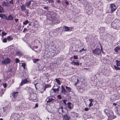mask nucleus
<instances>
[{"label": "nucleus", "instance_id": "1", "mask_svg": "<svg viewBox=\"0 0 120 120\" xmlns=\"http://www.w3.org/2000/svg\"><path fill=\"white\" fill-rule=\"evenodd\" d=\"M54 50L52 49H50L49 51H43V56L45 58L49 59L54 55Z\"/></svg>", "mask_w": 120, "mask_h": 120}, {"label": "nucleus", "instance_id": "2", "mask_svg": "<svg viewBox=\"0 0 120 120\" xmlns=\"http://www.w3.org/2000/svg\"><path fill=\"white\" fill-rule=\"evenodd\" d=\"M104 111L111 119L115 118L113 112L111 110L109 109H105L104 110Z\"/></svg>", "mask_w": 120, "mask_h": 120}, {"label": "nucleus", "instance_id": "3", "mask_svg": "<svg viewBox=\"0 0 120 120\" xmlns=\"http://www.w3.org/2000/svg\"><path fill=\"white\" fill-rule=\"evenodd\" d=\"M111 26L114 29H118L120 27V20H117L112 22Z\"/></svg>", "mask_w": 120, "mask_h": 120}, {"label": "nucleus", "instance_id": "4", "mask_svg": "<svg viewBox=\"0 0 120 120\" xmlns=\"http://www.w3.org/2000/svg\"><path fill=\"white\" fill-rule=\"evenodd\" d=\"M29 99L31 101L36 102L38 100L37 95L33 92L30 93L29 95Z\"/></svg>", "mask_w": 120, "mask_h": 120}, {"label": "nucleus", "instance_id": "5", "mask_svg": "<svg viewBox=\"0 0 120 120\" xmlns=\"http://www.w3.org/2000/svg\"><path fill=\"white\" fill-rule=\"evenodd\" d=\"M12 96L15 99H14V98H13V99L14 100H19L21 96L20 94L18 92H13L12 93Z\"/></svg>", "mask_w": 120, "mask_h": 120}, {"label": "nucleus", "instance_id": "6", "mask_svg": "<svg viewBox=\"0 0 120 120\" xmlns=\"http://www.w3.org/2000/svg\"><path fill=\"white\" fill-rule=\"evenodd\" d=\"M11 106L10 105H9L7 106L3 107V111L5 112L6 113H8L11 109Z\"/></svg>", "mask_w": 120, "mask_h": 120}, {"label": "nucleus", "instance_id": "7", "mask_svg": "<svg viewBox=\"0 0 120 120\" xmlns=\"http://www.w3.org/2000/svg\"><path fill=\"white\" fill-rule=\"evenodd\" d=\"M101 50L99 48H97L93 50V53L96 55L99 54L101 53V51H102V49L101 45Z\"/></svg>", "mask_w": 120, "mask_h": 120}, {"label": "nucleus", "instance_id": "8", "mask_svg": "<svg viewBox=\"0 0 120 120\" xmlns=\"http://www.w3.org/2000/svg\"><path fill=\"white\" fill-rule=\"evenodd\" d=\"M117 6L114 4H111L109 7L110 9L112 12L115 11L117 8Z\"/></svg>", "mask_w": 120, "mask_h": 120}, {"label": "nucleus", "instance_id": "9", "mask_svg": "<svg viewBox=\"0 0 120 120\" xmlns=\"http://www.w3.org/2000/svg\"><path fill=\"white\" fill-rule=\"evenodd\" d=\"M55 46V45H51V48H52L53 47H54L53 49H52L53 50H54V53H55L56 54H57L60 52V49H59V48L57 46L54 47V46Z\"/></svg>", "mask_w": 120, "mask_h": 120}, {"label": "nucleus", "instance_id": "10", "mask_svg": "<svg viewBox=\"0 0 120 120\" xmlns=\"http://www.w3.org/2000/svg\"><path fill=\"white\" fill-rule=\"evenodd\" d=\"M10 62V60L8 58L3 59L2 61V64L4 65H6L9 63Z\"/></svg>", "mask_w": 120, "mask_h": 120}, {"label": "nucleus", "instance_id": "11", "mask_svg": "<svg viewBox=\"0 0 120 120\" xmlns=\"http://www.w3.org/2000/svg\"><path fill=\"white\" fill-rule=\"evenodd\" d=\"M26 105L25 104L23 105L19 106V107H18L17 110L20 111L24 110L25 108H26L27 107Z\"/></svg>", "mask_w": 120, "mask_h": 120}, {"label": "nucleus", "instance_id": "12", "mask_svg": "<svg viewBox=\"0 0 120 120\" xmlns=\"http://www.w3.org/2000/svg\"><path fill=\"white\" fill-rule=\"evenodd\" d=\"M22 113H21L20 114L17 113H14L12 114V116L14 117L13 118L14 120H17L20 117V116H22Z\"/></svg>", "mask_w": 120, "mask_h": 120}, {"label": "nucleus", "instance_id": "13", "mask_svg": "<svg viewBox=\"0 0 120 120\" xmlns=\"http://www.w3.org/2000/svg\"><path fill=\"white\" fill-rule=\"evenodd\" d=\"M30 81L28 80L27 78H26L22 80L21 83L20 84V85L22 86L23 84L26 83L27 82H30Z\"/></svg>", "mask_w": 120, "mask_h": 120}, {"label": "nucleus", "instance_id": "14", "mask_svg": "<svg viewBox=\"0 0 120 120\" xmlns=\"http://www.w3.org/2000/svg\"><path fill=\"white\" fill-rule=\"evenodd\" d=\"M64 29L65 31H71L72 30L73 27H68L67 26H64Z\"/></svg>", "mask_w": 120, "mask_h": 120}, {"label": "nucleus", "instance_id": "15", "mask_svg": "<svg viewBox=\"0 0 120 120\" xmlns=\"http://www.w3.org/2000/svg\"><path fill=\"white\" fill-rule=\"evenodd\" d=\"M2 5L3 6H7L10 7L11 6L8 2H3L2 4Z\"/></svg>", "mask_w": 120, "mask_h": 120}, {"label": "nucleus", "instance_id": "16", "mask_svg": "<svg viewBox=\"0 0 120 120\" xmlns=\"http://www.w3.org/2000/svg\"><path fill=\"white\" fill-rule=\"evenodd\" d=\"M47 102H51L54 100V99L52 98L51 97L47 98Z\"/></svg>", "mask_w": 120, "mask_h": 120}, {"label": "nucleus", "instance_id": "17", "mask_svg": "<svg viewBox=\"0 0 120 120\" xmlns=\"http://www.w3.org/2000/svg\"><path fill=\"white\" fill-rule=\"evenodd\" d=\"M70 118L71 116H70L67 115H64V118L65 120H69L70 119Z\"/></svg>", "mask_w": 120, "mask_h": 120}, {"label": "nucleus", "instance_id": "18", "mask_svg": "<svg viewBox=\"0 0 120 120\" xmlns=\"http://www.w3.org/2000/svg\"><path fill=\"white\" fill-rule=\"evenodd\" d=\"M31 4V2L30 1H29L27 2L26 3L25 5L28 8H29V7Z\"/></svg>", "mask_w": 120, "mask_h": 120}, {"label": "nucleus", "instance_id": "19", "mask_svg": "<svg viewBox=\"0 0 120 120\" xmlns=\"http://www.w3.org/2000/svg\"><path fill=\"white\" fill-rule=\"evenodd\" d=\"M13 17L11 15H10L7 18L8 20H12L13 19Z\"/></svg>", "mask_w": 120, "mask_h": 120}, {"label": "nucleus", "instance_id": "20", "mask_svg": "<svg viewBox=\"0 0 120 120\" xmlns=\"http://www.w3.org/2000/svg\"><path fill=\"white\" fill-rule=\"evenodd\" d=\"M20 7L21 9V10L22 11H23L26 9L25 5L23 4H22V5Z\"/></svg>", "mask_w": 120, "mask_h": 120}, {"label": "nucleus", "instance_id": "21", "mask_svg": "<svg viewBox=\"0 0 120 120\" xmlns=\"http://www.w3.org/2000/svg\"><path fill=\"white\" fill-rule=\"evenodd\" d=\"M58 111L60 113H61L63 112V107L62 106H61L59 108Z\"/></svg>", "mask_w": 120, "mask_h": 120}, {"label": "nucleus", "instance_id": "22", "mask_svg": "<svg viewBox=\"0 0 120 120\" xmlns=\"http://www.w3.org/2000/svg\"><path fill=\"white\" fill-rule=\"evenodd\" d=\"M22 54V53L19 51H18L17 52L16 55L18 56H21Z\"/></svg>", "mask_w": 120, "mask_h": 120}, {"label": "nucleus", "instance_id": "23", "mask_svg": "<svg viewBox=\"0 0 120 120\" xmlns=\"http://www.w3.org/2000/svg\"><path fill=\"white\" fill-rule=\"evenodd\" d=\"M61 87V92L63 93H65L66 92V91L64 87H63V86H62Z\"/></svg>", "mask_w": 120, "mask_h": 120}, {"label": "nucleus", "instance_id": "24", "mask_svg": "<svg viewBox=\"0 0 120 120\" xmlns=\"http://www.w3.org/2000/svg\"><path fill=\"white\" fill-rule=\"evenodd\" d=\"M67 104H68V108L70 109H71L72 108V107L71 106V103L70 102H68Z\"/></svg>", "mask_w": 120, "mask_h": 120}, {"label": "nucleus", "instance_id": "25", "mask_svg": "<svg viewBox=\"0 0 120 120\" xmlns=\"http://www.w3.org/2000/svg\"><path fill=\"white\" fill-rule=\"evenodd\" d=\"M89 101H90V103L89 105V107H90L91 106L93 105V104L92 103L93 100L92 99H90Z\"/></svg>", "mask_w": 120, "mask_h": 120}, {"label": "nucleus", "instance_id": "26", "mask_svg": "<svg viewBox=\"0 0 120 120\" xmlns=\"http://www.w3.org/2000/svg\"><path fill=\"white\" fill-rule=\"evenodd\" d=\"M56 89L54 88V89H53V90H54V92H56L57 91H58L59 90V87L58 86H56Z\"/></svg>", "mask_w": 120, "mask_h": 120}, {"label": "nucleus", "instance_id": "27", "mask_svg": "<svg viewBox=\"0 0 120 120\" xmlns=\"http://www.w3.org/2000/svg\"><path fill=\"white\" fill-rule=\"evenodd\" d=\"M9 5H10L11 7V5H13L14 4L13 0H9V1L8 3Z\"/></svg>", "mask_w": 120, "mask_h": 120}, {"label": "nucleus", "instance_id": "28", "mask_svg": "<svg viewBox=\"0 0 120 120\" xmlns=\"http://www.w3.org/2000/svg\"><path fill=\"white\" fill-rule=\"evenodd\" d=\"M25 12L26 15L28 16L29 14V10L26 9V10H25Z\"/></svg>", "mask_w": 120, "mask_h": 120}, {"label": "nucleus", "instance_id": "29", "mask_svg": "<svg viewBox=\"0 0 120 120\" xmlns=\"http://www.w3.org/2000/svg\"><path fill=\"white\" fill-rule=\"evenodd\" d=\"M115 62H116V64L117 66H120V61L116 60Z\"/></svg>", "mask_w": 120, "mask_h": 120}, {"label": "nucleus", "instance_id": "30", "mask_svg": "<svg viewBox=\"0 0 120 120\" xmlns=\"http://www.w3.org/2000/svg\"><path fill=\"white\" fill-rule=\"evenodd\" d=\"M22 113V116H20V117H19V120H23V118L24 117V115L22 114V113Z\"/></svg>", "mask_w": 120, "mask_h": 120}, {"label": "nucleus", "instance_id": "31", "mask_svg": "<svg viewBox=\"0 0 120 120\" xmlns=\"http://www.w3.org/2000/svg\"><path fill=\"white\" fill-rule=\"evenodd\" d=\"M115 50L116 52H118L120 50V48L119 47H116L115 49Z\"/></svg>", "mask_w": 120, "mask_h": 120}, {"label": "nucleus", "instance_id": "32", "mask_svg": "<svg viewBox=\"0 0 120 120\" xmlns=\"http://www.w3.org/2000/svg\"><path fill=\"white\" fill-rule=\"evenodd\" d=\"M39 59H35L33 60V62L34 63H36L37 62L39 61Z\"/></svg>", "mask_w": 120, "mask_h": 120}, {"label": "nucleus", "instance_id": "33", "mask_svg": "<svg viewBox=\"0 0 120 120\" xmlns=\"http://www.w3.org/2000/svg\"><path fill=\"white\" fill-rule=\"evenodd\" d=\"M65 88L68 90L69 92L71 91V88L70 87L67 86H65Z\"/></svg>", "mask_w": 120, "mask_h": 120}, {"label": "nucleus", "instance_id": "34", "mask_svg": "<svg viewBox=\"0 0 120 120\" xmlns=\"http://www.w3.org/2000/svg\"><path fill=\"white\" fill-rule=\"evenodd\" d=\"M37 80H35L34 81L33 83L34 85V86H35V88H36V89L37 90V88L36 86V85H37V84H38V83L37 82H36Z\"/></svg>", "mask_w": 120, "mask_h": 120}, {"label": "nucleus", "instance_id": "35", "mask_svg": "<svg viewBox=\"0 0 120 120\" xmlns=\"http://www.w3.org/2000/svg\"><path fill=\"white\" fill-rule=\"evenodd\" d=\"M13 38L11 37L10 36H8V37L7 38V39L8 41H10L11 40H13Z\"/></svg>", "mask_w": 120, "mask_h": 120}, {"label": "nucleus", "instance_id": "36", "mask_svg": "<svg viewBox=\"0 0 120 120\" xmlns=\"http://www.w3.org/2000/svg\"><path fill=\"white\" fill-rule=\"evenodd\" d=\"M118 66H114V67L116 70H120V68Z\"/></svg>", "mask_w": 120, "mask_h": 120}, {"label": "nucleus", "instance_id": "37", "mask_svg": "<svg viewBox=\"0 0 120 120\" xmlns=\"http://www.w3.org/2000/svg\"><path fill=\"white\" fill-rule=\"evenodd\" d=\"M28 21L27 20H26L25 21L23 22V24L24 25H26L28 24Z\"/></svg>", "mask_w": 120, "mask_h": 120}, {"label": "nucleus", "instance_id": "38", "mask_svg": "<svg viewBox=\"0 0 120 120\" xmlns=\"http://www.w3.org/2000/svg\"><path fill=\"white\" fill-rule=\"evenodd\" d=\"M55 80L56 81V82L58 84H60V81L58 79H55Z\"/></svg>", "mask_w": 120, "mask_h": 120}, {"label": "nucleus", "instance_id": "39", "mask_svg": "<svg viewBox=\"0 0 120 120\" xmlns=\"http://www.w3.org/2000/svg\"><path fill=\"white\" fill-rule=\"evenodd\" d=\"M2 37H3L4 36H5L6 35L7 33H5L4 31H3L2 32Z\"/></svg>", "mask_w": 120, "mask_h": 120}, {"label": "nucleus", "instance_id": "40", "mask_svg": "<svg viewBox=\"0 0 120 120\" xmlns=\"http://www.w3.org/2000/svg\"><path fill=\"white\" fill-rule=\"evenodd\" d=\"M19 60L18 58H16L15 59V62L16 63H19Z\"/></svg>", "mask_w": 120, "mask_h": 120}, {"label": "nucleus", "instance_id": "41", "mask_svg": "<svg viewBox=\"0 0 120 120\" xmlns=\"http://www.w3.org/2000/svg\"><path fill=\"white\" fill-rule=\"evenodd\" d=\"M76 62L75 61H72L71 62V64L74 65H76Z\"/></svg>", "mask_w": 120, "mask_h": 120}, {"label": "nucleus", "instance_id": "42", "mask_svg": "<svg viewBox=\"0 0 120 120\" xmlns=\"http://www.w3.org/2000/svg\"><path fill=\"white\" fill-rule=\"evenodd\" d=\"M67 101L66 100H64L63 101V103L66 105H67V104L66 103V101Z\"/></svg>", "mask_w": 120, "mask_h": 120}, {"label": "nucleus", "instance_id": "43", "mask_svg": "<svg viewBox=\"0 0 120 120\" xmlns=\"http://www.w3.org/2000/svg\"><path fill=\"white\" fill-rule=\"evenodd\" d=\"M7 39L6 38H4L3 40V41L4 42H6L7 41Z\"/></svg>", "mask_w": 120, "mask_h": 120}, {"label": "nucleus", "instance_id": "44", "mask_svg": "<svg viewBox=\"0 0 120 120\" xmlns=\"http://www.w3.org/2000/svg\"><path fill=\"white\" fill-rule=\"evenodd\" d=\"M57 97L59 99H61V96L60 95H58L57 96Z\"/></svg>", "mask_w": 120, "mask_h": 120}, {"label": "nucleus", "instance_id": "45", "mask_svg": "<svg viewBox=\"0 0 120 120\" xmlns=\"http://www.w3.org/2000/svg\"><path fill=\"white\" fill-rule=\"evenodd\" d=\"M51 86V85H47L45 86V88L49 87Z\"/></svg>", "mask_w": 120, "mask_h": 120}, {"label": "nucleus", "instance_id": "46", "mask_svg": "<svg viewBox=\"0 0 120 120\" xmlns=\"http://www.w3.org/2000/svg\"><path fill=\"white\" fill-rule=\"evenodd\" d=\"M3 11V8L1 7L0 8V12L2 13Z\"/></svg>", "mask_w": 120, "mask_h": 120}, {"label": "nucleus", "instance_id": "47", "mask_svg": "<svg viewBox=\"0 0 120 120\" xmlns=\"http://www.w3.org/2000/svg\"><path fill=\"white\" fill-rule=\"evenodd\" d=\"M82 89L83 88H81V87L79 89V91L80 92H83V89Z\"/></svg>", "mask_w": 120, "mask_h": 120}, {"label": "nucleus", "instance_id": "48", "mask_svg": "<svg viewBox=\"0 0 120 120\" xmlns=\"http://www.w3.org/2000/svg\"><path fill=\"white\" fill-rule=\"evenodd\" d=\"M35 106L34 107V109L36 108H37L38 107V105L37 103H36L35 104Z\"/></svg>", "mask_w": 120, "mask_h": 120}, {"label": "nucleus", "instance_id": "49", "mask_svg": "<svg viewBox=\"0 0 120 120\" xmlns=\"http://www.w3.org/2000/svg\"><path fill=\"white\" fill-rule=\"evenodd\" d=\"M14 117L12 116V114L11 115V116L10 117V120H14V119L13 118Z\"/></svg>", "mask_w": 120, "mask_h": 120}, {"label": "nucleus", "instance_id": "50", "mask_svg": "<svg viewBox=\"0 0 120 120\" xmlns=\"http://www.w3.org/2000/svg\"><path fill=\"white\" fill-rule=\"evenodd\" d=\"M74 59H77L78 58V57L77 56L74 55L73 56Z\"/></svg>", "mask_w": 120, "mask_h": 120}, {"label": "nucleus", "instance_id": "51", "mask_svg": "<svg viewBox=\"0 0 120 120\" xmlns=\"http://www.w3.org/2000/svg\"><path fill=\"white\" fill-rule=\"evenodd\" d=\"M3 86L4 87V88H6V85H7V84L6 83H5L4 84H3Z\"/></svg>", "mask_w": 120, "mask_h": 120}, {"label": "nucleus", "instance_id": "52", "mask_svg": "<svg viewBox=\"0 0 120 120\" xmlns=\"http://www.w3.org/2000/svg\"><path fill=\"white\" fill-rule=\"evenodd\" d=\"M101 29H102V30H103V31H102V32H103V31L104 32V28L103 27H101L100 29V30H101Z\"/></svg>", "mask_w": 120, "mask_h": 120}, {"label": "nucleus", "instance_id": "53", "mask_svg": "<svg viewBox=\"0 0 120 120\" xmlns=\"http://www.w3.org/2000/svg\"><path fill=\"white\" fill-rule=\"evenodd\" d=\"M85 50L83 48L82 49L80 50L79 51V52H82V51H84Z\"/></svg>", "mask_w": 120, "mask_h": 120}, {"label": "nucleus", "instance_id": "54", "mask_svg": "<svg viewBox=\"0 0 120 120\" xmlns=\"http://www.w3.org/2000/svg\"><path fill=\"white\" fill-rule=\"evenodd\" d=\"M76 65L77 66V65H79V62H76Z\"/></svg>", "mask_w": 120, "mask_h": 120}, {"label": "nucleus", "instance_id": "55", "mask_svg": "<svg viewBox=\"0 0 120 120\" xmlns=\"http://www.w3.org/2000/svg\"><path fill=\"white\" fill-rule=\"evenodd\" d=\"M85 110L86 111H87L89 110V109L87 108H85Z\"/></svg>", "mask_w": 120, "mask_h": 120}, {"label": "nucleus", "instance_id": "56", "mask_svg": "<svg viewBox=\"0 0 120 120\" xmlns=\"http://www.w3.org/2000/svg\"><path fill=\"white\" fill-rule=\"evenodd\" d=\"M27 30V29L26 28H24V30H23V32H24L26 30Z\"/></svg>", "mask_w": 120, "mask_h": 120}, {"label": "nucleus", "instance_id": "57", "mask_svg": "<svg viewBox=\"0 0 120 120\" xmlns=\"http://www.w3.org/2000/svg\"><path fill=\"white\" fill-rule=\"evenodd\" d=\"M44 8L45 9L48 10V8L47 7H44Z\"/></svg>", "mask_w": 120, "mask_h": 120}, {"label": "nucleus", "instance_id": "58", "mask_svg": "<svg viewBox=\"0 0 120 120\" xmlns=\"http://www.w3.org/2000/svg\"><path fill=\"white\" fill-rule=\"evenodd\" d=\"M21 66H23V68L24 69H25V65H24V64H22V65H21Z\"/></svg>", "mask_w": 120, "mask_h": 120}, {"label": "nucleus", "instance_id": "59", "mask_svg": "<svg viewBox=\"0 0 120 120\" xmlns=\"http://www.w3.org/2000/svg\"><path fill=\"white\" fill-rule=\"evenodd\" d=\"M49 2L52 3L53 1V0H49Z\"/></svg>", "mask_w": 120, "mask_h": 120}, {"label": "nucleus", "instance_id": "60", "mask_svg": "<svg viewBox=\"0 0 120 120\" xmlns=\"http://www.w3.org/2000/svg\"><path fill=\"white\" fill-rule=\"evenodd\" d=\"M15 21L16 22H17L18 20V19H15Z\"/></svg>", "mask_w": 120, "mask_h": 120}, {"label": "nucleus", "instance_id": "61", "mask_svg": "<svg viewBox=\"0 0 120 120\" xmlns=\"http://www.w3.org/2000/svg\"><path fill=\"white\" fill-rule=\"evenodd\" d=\"M65 3L67 5H68L69 4L68 2L67 1Z\"/></svg>", "mask_w": 120, "mask_h": 120}, {"label": "nucleus", "instance_id": "62", "mask_svg": "<svg viewBox=\"0 0 120 120\" xmlns=\"http://www.w3.org/2000/svg\"><path fill=\"white\" fill-rule=\"evenodd\" d=\"M113 105H114L116 106L117 105V104L115 103H114L113 104Z\"/></svg>", "mask_w": 120, "mask_h": 120}, {"label": "nucleus", "instance_id": "63", "mask_svg": "<svg viewBox=\"0 0 120 120\" xmlns=\"http://www.w3.org/2000/svg\"><path fill=\"white\" fill-rule=\"evenodd\" d=\"M3 15L2 14H0V17H1V18H2L3 17L2 16Z\"/></svg>", "mask_w": 120, "mask_h": 120}, {"label": "nucleus", "instance_id": "64", "mask_svg": "<svg viewBox=\"0 0 120 120\" xmlns=\"http://www.w3.org/2000/svg\"><path fill=\"white\" fill-rule=\"evenodd\" d=\"M26 39V37H24V39H23V40L24 41H25Z\"/></svg>", "mask_w": 120, "mask_h": 120}]
</instances>
